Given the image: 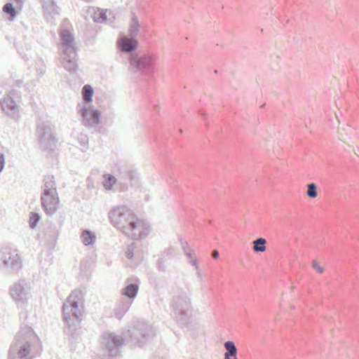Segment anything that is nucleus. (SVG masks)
Returning <instances> with one entry per match:
<instances>
[{
    "label": "nucleus",
    "instance_id": "a878e982",
    "mask_svg": "<svg viewBox=\"0 0 359 359\" xmlns=\"http://www.w3.org/2000/svg\"><path fill=\"white\" fill-rule=\"evenodd\" d=\"M266 241L265 238L260 237L253 241V250L255 252H263L266 250Z\"/></svg>",
    "mask_w": 359,
    "mask_h": 359
},
{
    "label": "nucleus",
    "instance_id": "9d476101",
    "mask_svg": "<svg viewBox=\"0 0 359 359\" xmlns=\"http://www.w3.org/2000/svg\"><path fill=\"white\" fill-rule=\"evenodd\" d=\"M125 341L114 333H106L101 339L102 353L100 359H116L120 355V348Z\"/></svg>",
    "mask_w": 359,
    "mask_h": 359
},
{
    "label": "nucleus",
    "instance_id": "cd10ccee",
    "mask_svg": "<svg viewBox=\"0 0 359 359\" xmlns=\"http://www.w3.org/2000/svg\"><path fill=\"white\" fill-rule=\"evenodd\" d=\"M184 255L187 259L188 263L191 266H194L195 268H197L198 262V259H196L194 250H193L192 251L187 252V253L184 254Z\"/></svg>",
    "mask_w": 359,
    "mask_h": 359
},
{
    "label": "nucleus",
    "instance_id": "2eb2a0df",
    "mask_svg": "<svg viewBox=\"0 0 359 359\" xmlns=\"http://www.w3.org/2000/svg\"><path fill=\"white\" fill-rule=\"evenodd\" d=\"M42 8L48 21L52 20L55 15L60 14V8L53 0H42Z\"/></svg>",
    "mask_w": 359,
    "mask_h": 359
},
{
    "label": "nucleus",
    "instance_id": "b1692460",
    "mask_svg": "<svg viewBox=\"0 0 359 359\" xmlns=\"http://www.w3.org/2000/svg\"><path fill=\"white\" fill-rule=\"evenodd\" d=\"M212 289L209 287L205 282L200 283V293L202 300L205 302H208L211 297Z\"/></svg>",
    "mask_w": 359,
    "mask_h": 359
},
{
    "label": "nucleus",
    "instance_id": "4be33fe9",
    "mask_svg": "<svg viewBox=\"0 0 359 359\" xmlns=\"http://www.w3.org/2000/svg\"><path fill=\"white\" fill-rule=\"evenodd\" d=\"M81 238L83 245L88 246L94 244L96 236L91 231L86 229L82 231Z\"/></svg>",
    "mask_w": 359,
    "mask_h": 359
},
{
    "label": "nucleus",
    "instance_id": "1a4fd4ad",
    "mask_svg": "<svg viewBox=\"0 0 359 359\" xmlns=\"http://www.w3.org/2000/svg\"><path fill=\"white\" fill-rule=\"evenodd\" d=\"M22 268V259L18 250L11 244L0 247V270L8 274H18Z\"/></svg>",
    "mask_w": 359,
    "mask_h": 359
},
{
    "label": "nucleus",
    "instance_id": "c85d7f7f",
    "mask_svg": "<svg viewBox=\"0 0 359 359\" xmlns=\"http://www.w3.org/2000/svg\"><path fill=\"white\" fill-rule=\"evenodd\" d=\"M306 195L310 198H316L318 196L317 185L315 183H310L307 184Z\"/></svg>",
    "mask_w": 359,
    "mask_h": 359
},
{
    "label": "nucleus",
    "instance_id": "7ed1b4c3",
    "mask_svg": "<svg viewBox=\"0 0 359 359\" xmlns=\"http://www.w3.org/2000/svg\"><path fill=\"white\" fill-rule=\"evenodd\" d=\"M82 299L81 291L74 290L62 305L63 320L66 323L65 332L71 340H77L81 334L83 311L79 306Z\"/></svg>",
    "mask_w": 359,
    "mask_h": 359
},
{
    "label": "nucleus",
    "instance_id": "39448f33",
    "mask_svg": "<svg viewBox=\"0 0 359 359\" xmlns=\"http://www.w3.org/2000/svg\"><path fill=\"white\" fill-rule=\"evenodd\" d=\"M170 306L177 324L183 328L188 327L193 313L189 294L183 290H178L172 297Z\"/></svg>",
    "mask_w": 359,
    "mask_h": 359
},
{
    "label": "nucleus",
    "instance_id": "473e14b6",
    "mask_svg": "<svg viewBox=\"0 0 359 359\" xmlns=\"http://www.w3.org/2000/svg\"><path fill=\"white\" fill-rule=\"evenodd\" d=\"M78 140H79L81 146H82L85 149L87 148V146H88V137L86 135L81 134L78 137Z\"/></svg>",
    "mask_w": 359,
    "mask_h": 359
},
{
    "label": "nucleus",
    "instance_id": "f257e3e1",
    "mask_svg": "<svg viewBox=\"0 0 359 359\" xmlns=\"http://www.w3.org/2000/svg\"><path fill=\"white\" fill-rule=\"evenodd\" d=\"M111 224L133 240L142 239L150 232V225L139 219L125 205L114 208L109 212Z\"/></svg>",
    "mask_w": 359,
    "mask_h": 359
},
{
    "label": "nucleus",
    "instance_id": "c756f323",
    "mask_svg": "<svg viewBox=\"0 0 359 359\" xmlns=\"http://www.w3.org/2000/svg\"><path fill=\"white\" fill-rule=\"evenodd\" d=\"M41 219V216L39 213L31 212L29 216V225L31 229H34L38 224L39 220Z\"/></svg>",
    "mask_w": 359,
    "mask_h": 359
},
{
    "label": "nucleus",
    "instance_id": "f8f14e48",
    "mask_svg": "<svg viewBox=\"0 0 359 359\" xmlns=\"http://www.w3.org/2000/svg\"><path fill=\"white\" fill-rule=\"evenodd\" d=\"M77 112L82 117V124L87 127H93L100 123L101 113L97 109H93L91 107L79 103L76 106Z\"/></svg>",
    "mask_w": 359,
    "mask_h": 359
},
{
    "label": "nucleus",
    "instance_id": "a211bd4d",
    "mask_svg": "<svg viewBox=\"0 0 359 359\" xmlns=\"http://www.w3.org/2000/svg\"><path fill=\"white\" fill-rule=\"evenodd\" d=\"M140 280H135V283H128L124 288L122 289L121 294L133 300L137 297L139 291Z\"/></svg>",
    "mask_w": 359,
    "mask_h": 359
},
{
    "label": "nucleus",
    "instance_id": "6ab92c4d",
    "mask_svg": "<svg viewBox=\"0 0 359 359\" xmlns=\"http://www.w3.org/2000/svg\"><path fill=\"white\" fill-rule=\"evenodd\" d=\"M131 300H121L116 304L114 309V314L116 318L121 319L126 313L132 305Z\"/></svg>",
    "mask_w": 359,
    "mask_h": 359
},
{
    "label": "nucleus",
    "instance_id": "9b49d317",
    "mask_svg": "<svg viewBox=\"0 0 359 359\" xmlns=\"http://www.w3.org/2000/svg\"><path fill=\"white\" fill-rule=\"evenodd\" d=\"M130 341L136 346L143 347L155 336V330L147 322L137 320L131 330H129Z\"/></svg>",
    "mask_w": 359,
    "mask_h": 359
},
{
    "label": "nucleus",
    "instance_id": "4468645a",
    "mask_svg": "<svg viewBox=\"0 0 359 359\" xmlns=\"http://www.w3.org/2000/svg\"><path fill=\"white\" fill-rule=\"evenodd\" d=\"M174 252V248L171 246L161 252L156 262V267L159 271L165 272L166 271L168 262L172 258Z\"/></svg>",
    "mask_w": 359,
    "mask_h": 359
},
{
    "label": "nucleus",
    "instance_id": "4c0bfd02",
    "mask_svg": "<svg viewBox=\"0 0 359 359\" xmlns=\"http://www.w3.org/2000/svg\"><path fill=\"white\" fill-rule=\"evenodd\" d=\"M219 257V252L217 250H212V257L214 259H218Z\"/></svg>",
    "mask_w": 359,
    "mask_h": 359
},
{
    "label": "nucleus",
    "instance_id": "f704fd0d",
    "mask_svg": "<svg viewBox=\"0 0 359 359\" xmlns=\"http://www.w3.org/2000/svg\"><path fill=\"white\" fill-rule=\"evenodd\" d=\"M196 270V276L200 282V283H205L201 270L199 269L198 264L197 265V268H195Z\"/></svg>",
    "mask_w": 359,
    "mask_h": 359
},
{
    "label": "nucleus",
    "instance_id": "2f4dec72",
    "mask_svg": "<svg viewBox=\"0 0 359 359\" xmlns=\"http://www.w3.org/2000/svg\"><path fill=\"white\" fill-rule=\"evenodd\" d=\"M136 248V244L135 243L133 242L131 244H130L128 248H127V250L126 251V257L129 259H132L133 257V255H134V250Z\"/></svg>",
    "mask_w": 359,
    "mask_h": 359
},
{
    "label": "nucleus",
    "instance_id": "ddd939ff",
    "mask_svg": "<svg viewBox=\"0 0 359 359\" xmlns=\"http://www.w3.org/2000/svg\"><path fill=\"white\" fill-rule=\"evenodd\" d=\"M0 105L2 111H4L8 116L14 119L18 118V106L11 96L7 95L4 97L1 100Z\"/></svg>",
    "mask_w": 359,
    "mask_h": 359
},
{
    "label": "nucleus",
    "instance_id": "dca6fc26",
    "mask_svg": "<svg viewBox=\"0 0 359 359\" xmlns=\"http://www.w3.org/2000/svg\"><path fill=\"white\" fill-rule=\"evenodd\" d=\"M25 0H9L3 7V11L13 20L17 15V11L22 10Z\"/></svg>",
    "mask_w": 359,
    "mask_h": 359
},
{
    "label": "nucleus",
    "instance_id": "e433bc0d",
    "mask_svg": "<svg viewBox=\"0 0 359 359\" xmlns=\"http://www.w3.org/2000/svg\"><path fill=\"white\" fill-rule=\"evenodd\" d=\"M8 95L11 96L14 99V97H18L19 91L17 90L13 89L11 90H10V92H9Z\"/></svg>",
    "mask_w": 359,
    "mask_h": 359
},
{
    "label": "nucleus",
    "instance_id": "6e6552de",
    "mask_svg": "<svg viewBox=\"0 0 359 359\" xmlns=\"http://www.w3.org/2000/svg\"><path fill=\"white\" fill-rule=\"evenodd\" d=\"M41 207L47 216H53L59 208L60 199L54 176L48 175L43 179L41 194Z\"/></svg>",
    "mask_w": 359,
    "mask_h": 359
},
{
    "label": "nucleus",
    "instance_id": "412c9836",
    "mask_svg": "<svg viewBox=\"0 0 359 359\" xmlns=\"http://www.w3.org/2000/svg\"><path fill=\"white\" fill-rule=\"evenodd\" d=\"M140 27L137 17L133 13L131 19V24L128 29V35L130 38L135 39L139 32V28Z\"/></svg>",
    "mask_w": 359,
    "mask_h": 359
},
{
    "label": "nucleus",
    "instance_id": "f3484780",
    "mask_svg": "<svg viewBox=\"0 0 359 359\" xmlns=\"http://www.w3.org/2000/svg\"><path fill=\"white\" fill-rule=\"evenodd\" d=\"M23 283L24 280L14 284L10 290V294L12 298L15 301L24 302L26 298L27 293L22 285Z\"/></svg>",
    "mask_w": 359,
    "mask_h": 359
},
{
    "label": "nucleus",
    "instance_id": "a19ab883",
    "mask_svg": "<svg viewBox=\"0 0 359 359\" xmlns=\"http://www.w3.org/2000/svg\"><path fill=\"white\" fill-rule=\"evenodd\" d=\"M22 315H23L25 316V318H27V311H25V312H22L20 313V317L22 316Z\"/></svg>",
    "mask_w": 359,
    "mask_h": 359
},
{
    "label": "nucleus",
    "instance_id": "5701e85b",
    "mask_svg": "<svg viewBox=\"0 0 359 359\" xmlns=\"http://www.w3.org/2000/svg\"><path fill=\"white\" fill-rule=\"evenodd\" d=\"M82 99L84 102L89 104L93 102L94 89L90 85H85L82 88Z\"/></svg>",
    "mask_w": 359,
    "mask_h": 359
},
{
    "label": "nucleus",
    "instance_id": "423d86ee",
    "mask_svg": "<svg viewBox=\"0 0 359 359\" xmlns=\"http://www.w3.org/2000/svg\"><path fill=\"white\" fill-rule=\"evenodd\" d=\"M60 37L59 48L63 53L62 66L69 72L75 73L78 69V55L74 35L71 31L63 29L60 32Z\"/></svg>",
    "mask_w": 359,
    "mask_h": 359
},
{
    "label": "nucleus",
    "instance_id": "f03ea898",
    "mask_svg": "<svg viewBox=\"0 0 359 359\" xmlns=\"http://www.w3.org/2000/svg\"><path fill=\"white\" fill-rule=\"evenodd\" d=\"M41 352V341L33 329L22 325L10 346L7 359H34Z\"/></svg>",
    "mask_w": 359,
    "mask_h": 359
},
{
    "label": "nucleus",
    "instance_id": "7c9ffc66",
    "mask_svg": "<svg viewBox=\"0 0 359 359\" xmlns=\"http://www.w3.org/2000/svg\"><path fill=\"white\" fill-rule=\"evenodd\" d=\"M178 241L180 242V244L181 245V248L183 250L184 254L187 253L189 251H192L193 249L190 247L188 242L184 240L182 236H179Z\"/></svg>",
    "mask_w": 359,
    "mask_h": 359
},
{
    "label": "nucleus",
    "instance_id": "72a5a7b5",
    "mask_svg": "<svg viewBox=\"0 0 359 359\" xmlns=\"http://www.w3.org/2000/svg\"><path fill=\"white\" fill-rule=\"evenodd\" d=\"M126 176L131 181L134 180L137 177V172L134 170H128L126 173Z\"/></svg>",
    "mask_w": 359,
    "mask_h": 359
},
{
    "label": "nucleus",
    "instance_id": "bb28decb",
    "mask_svg": "<svg viewBox=\"0 0 359 359\" xmlns=\"http://www.w3.org/2000/svg\"><path fill=\"white\" fill-rule=\"evenodd\" d=\"M104 181L102 182L104 187L107 190H111L113 186L116 183V178L111 174H104L103 175Z\"/></svg>",
    "mask_w": 359,
    "mask_h": 359
},
{
    "label": "nucleus",
    "instance_id": "aec40b11",
    "mask_svg": "<svg viewBox=\"0 0 359 359\" xmlns=\"http://www.w3.org/2000/svg\"><path fill=\"white\" fill-rule=\"evenodd\" d=\"M224 345L226 349L224 359H238L237 357L238 348L233 341H227Z\"/></svg>",
    "mask_w": 359,
    "mask_h": 359
},
{
    "label": "nucleus",
    "instance_id": "0eeeda50",
    "mask_svg": "<svg viewBox=\"0 0 359 359\" xmlns=\"http://www.w3.org/2000/svg\"><path fill=\"white\" fill-rule=\"evenodd\" d=\"M35 135L40 149L53 154L57 143L55 125L49 120L39 118L36 123Z\"/></svg>",
    "mask_w": 359,
    "mask_h": 359
},
{
    "label": "nucleus",
    "instance_id": "393cba45",
    "mask_svg": "<svg viewBox=\"0 0 359 359\" xmlns=\"http://www.w3.org/2000/svg\"><path fill=\"white\" fill-rule=\"evenodd\" d=\"M93 19L94 22L97 23H104L107 20V10L100 9L99 8H97L96 11H94L93 15Z\"/></svg>",
    "mask_w": 359,
    "mask_h": 359
},
{
    "label": "nucleus",
    "instance_id": "37998d69",
    "mask_svg": "<svg viewBox=\"0 0 359 359\" xmlns=\"http://www.w3.org/2000/svg\"><path fill=\"white\" fill-rule=\"evenodd\" d=\"M201 115L202 116H203L204 118H205V116H206L205 113V112H202V111L201 112Z\"/></svg>",
    "mask_w": 359,
    "mask_h": 359
},
{
    "label": "nucleus",
    "instance_id": "c9c22d12",
    "mask_svg": "<svg viewBox=\"0 0 359 359\" xmlns=\"http://www.w3.org/2000/svg\"><path fill=\"white\" fill-rule=\"evenodd\" d=\"M313 267L320 273H323L324 269L322 266H319L317 262H313Z\"/></svg>",
    "mask_w": 359,
    "mask_h": 359
},
{
    "label": "nucleus",
    "instance_id": "58836bf2",
    "mask_svg": "<svg viewBox=\"0 0 359 359\" xmlns=\"http://www.w3.org/2000/svg\"><path fill=\"white\" fill-rule=\"evenodd\" d=\"M37 72L40 76H42L45 73V69L43 67L39 68Z\"/></svg>",
    "mask_w": 359,
    "mask_h": 359
},
{
    "label": "nucleus",
    "instance_id": "ea45409f",
    "mask_svg": "<svg viewBox=\"0 0 359 359\" xmlns=\"http://www.w3.org/2000/svg\"><path fill=\"white\" fill-rule=\"evenodd\" d=\"M22 83V81H16V86H17L18 87H20V86H21Z\"/></svg>",
    "mask_w": 359,
    "mask_h": 359
},
{
    "label": "nucleus",
    "instance_id": "20e7f679",
    "mask_svg": "<svg viewBox=\"0 0 359 359\" xmlns=\"http://www.w3.org/2000/svg\"><path fill=\"white\" fill-rule=\"evenodd\" d=\"M118 48L126 54H129V69L133 72L144 74L154 73L156 58L153 55L147 53L138 55L135 53L139 42L136 39L123 36L118 41Z\"/></svg>",
    "mask_w": 359,
    "mask_h": 359
},
{
    "label": "nucleus",
    "instance_id": "79ce46f5",
    "mask_svg": "<svg viewBox=\"0 0 359 359\" xmlns=\"http://www.w3.org/2000/svg\"><path fill=\"white\" fill-rule=\"evenodd\" d=\"M151 359H162V358L160 357H158V356H154Z\"/></svg>",
    "mask_w": 359,
    "mask_h": 359
}]
</instances>
